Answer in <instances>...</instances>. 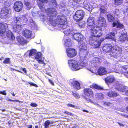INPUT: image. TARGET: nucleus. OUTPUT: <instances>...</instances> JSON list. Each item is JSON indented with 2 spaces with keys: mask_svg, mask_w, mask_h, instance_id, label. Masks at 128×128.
Segmentation results:
<instances>
[{
  "mask_svg": "<svg viewBox=\"0 0 128 128\" xmlns=\"http://www.w3.org/2000/svg\"><path fill=\"white\" fill-rule=\"evenodd\" d=\"M112 45L110 44H104L102 47V51L104 53H109L112 51Z\"/></svg>",
  "mask_w": 128,
  "mask_h": 128,
  "instance_id": "13",
  "label": "nucleus"
},
{
  "mask_svg": "<svg viewBox=\"0 0 128 128\" xmlns=\"http://www.w3.org/2000/svg\"><path fill=\"white\" fill-rule=\"evenodd\" d=\"M125 93L126 95L128 96V90L125 91Z\"/></svg>",
  "mask_w": 128,
  "mask_h": 128,
  "instance_id": "64",
  "label": "nucleus"
},
{
  "mask_svg": "<svg viewBox=\"0 0 128 128\" xmlns=\"http://www.w3.org/2000/svg\"><path fill=\"white\" fill-rule=\"evenodd\" d=\"M107 95L110 98L116 97L119 95V94L117 92L114 91L110 90L107 93Z\"/></svg>",
  "mask_w": 128,
  "mask_h": 128,
  "instance_id": "23",
  "label": "nucleus"
},
{
  "mask_svg": "<svg viewBox=\"0 0 128 128\" xmlns=\"http://www.w3.org/2000/svg\"><path fill=\"white\" fill-rule=\"evenodd\" d=\"M118 24V22H113L112 24V26L113 27H114L116 26H117V24Z\"/></svg>",
  "mask_w": 128,
  "mask_h": 128,
  "instance_id": "56",
  "label": "nucleus"
},
{
  "mask_svg": "<svg viewBox=\"0 0 128 128\" xmlns=\"http://www.w3.org/2000/svg\"><path fill=\"white\" fill-rule=\"evenodd\" d=\"M84 14V12L82 10H78L74 15L73 18L76 22H78L83 18Z\"/></svg>",
  "mask_w": 128,
  "mask_h": 128,
  "instance_id": "7",
  "label": "nucleus"
},
{
  "mask_svg": "<svg viewBox=\"0 0 128 128\" xmlns=\"http://www.w3.org/2000/svg\"><path fill=\"white\" fill-rule=\"evenodd\" d=\"M114 4L116 6L120 5L123 2V0H114Z\"/></svg>",
  "mask_w": 128,
  "mask_h": 128,
  "instance_id": "34",
  "label": "nucleus"
},
{
  "mask_svg": "<svg viewBox=\"0 0 128 128\" xmlns=\"http://www.w3.org/2000/svg\"><path fill=\"white\" fill-rule=\"evenodd\" d=\"M84 8L85 9L88 11L90 10L91 8V6L90 4H84Z\"/></svg>",
  "mask_w": 128,
  "mask_h": 128,
  "instance_id": "35",
  "label": "nucleus"
},
{
  "mask_svg": "<svg viewBox=\"0 0 128 128\" xmlns=\"http://www.w3.org/2000/svg\"><path fill=\"white\" fill-rule=\"evenodd\" d=\"M64 113L66 114L67 115H70V116H72L73 115V114L72 113H71L70 112H68L67 111H65L64 112Z\"/></svg>",
  "mask_w": 128,
  "mask_h": 128,
  "instance_id": "50",
  "label": "nucleus"
},
{
  "mask_svg": "<svg viewBox=\"0 0 128 128\" xmlns=\"http://www.w3.org/2000/svg\"><path fill=\"white\" fill-rule=\"evenodd\" d=\"M122 116L123 117L126 118H128V115L127 114H122Z\"/></svg>",
  "mask_w": 128,
  "mask_h": 128,
  "instance_id": "58",
  "label": "nucleus"
},
{
  "mask_svg": "<svg viewBox=\"0 0 128 128\" xmlns=\"http://www.w3.org/2000/svg\"><path fill=\"white\" fill-rule=\"evenodd\" d=\"M116 34L114 32H109L106 35L105 39H111L114 40L115 39Z\"/></svg>",
  "mask_w": 128,
  "mask_h": 128,
  "instance_id": "20",
  "label": "nucleus"
},
{
  "mask_svg": "<svg viewBox=\"0 0 128 128\" xmlns=\"http://www.w3.org/2000/svg\"><path fill=\"white\" fill-rule=\"evenodd\" d=\"M70 30L68 29V28L66 30H64V33L66 36L70 34Z\"/></svg>",
  "mask_w": 128,
  "mask_h": 128,
  "instance_id": "42",
  "label": "nucleus"
},
{
  "mask_svg": "<svg viewBox=\"0 0 128 128\" xmlns=\"http://www.w3.org/2000/svg\"><path fill=\"white\" fill-rule=\"evenodd\" d=\"M83 91L85 96L89 98L94 97V94L92 89L89 88H85L83 89Z\"/></svg>",
  "mask_w": 128,
  "mask_h": 128,
  "instance_id": "11",
  "label": "nucleus"
},
{
  "mask_svg": "<svg viewBox=\"0 0 128 128\" xmlns=\"http://www.w3.org/2000/svg\"><path fill=\"white\" fill-rule=\"evenodd\" d=\"M68 63L71 66V69L73 71H76L80 69L77 62L73 59H70L68 60Z\"/></svg>",
  "mask_w": 128,
  "mask_h": 128,
  "instance_id": "4",
  "label": "nucleus"
},
{
  "mask_svg": "<svg viewBox=\"0 0 128 128\" xmlns=\"http://www.w3.org/2000/svg\"><path fill=\"white\" fill-rule=\"evenodd\" d=\"M15 102H18L19 103H23V102L17 100H16Z\"/></svg>",
  "mask_w": 128,
  "mask_h": 128,
  "instance_id": "60",
  "label": "nucleus"
},
{
  "mask_svg": "<svg viewBox=\"0 0 128 128\" xmlns=\"http://www.w3.org/2000/svg\"><path fill=\"white\" fill-rule=\"evenodd\" d=\"M72 86L77 90L80 88V84L78 81L73 80L71 82Z\"/></svg>",
  "mask_w": 128,
  "mask_h": 128,
  "instance_id": "17",
  "label": "nucleus"
},
{
  "mask_svg": "<svg viewBox=\"0 0 128 128\" xmlns=\"http://www.w3.org/2000/svg\"><path fill=\"white\" fill-rule=\"evenodd\" d=\"M22 34L23 36L28 38H31L32 35V32L27 30H24Z\"/></svg>",
  "mask_w": 128,
  "mask_h": 128,
  "instance_id": "19",
  "label": "nucleus"
},
{
  "mask_svg": "<svg viewBox=\"0 0 128 128\" xmlns=\"http://www.w3.org/2000/svg\"><path fill=\"white\" fill-rule=\"evenodd\" d=\"M48 81L52 85H54V83L53 81L50 79H48Z\"/></svg>",
  "mask_w": 128,
  "mask_h": 128,
  "instance_id": "57",
  "label": "nucleus"
},
{
  "mask_svg": "<svg viewBox=\"0 0 128 128\" xmlns=\"http://www.w3.org/2000/svg\"><path fill=\"white\" fill-rule=\"evenodd\" d=\"M36 50L35 49H32L28 51L29 52L28 56L29 57L33 58L35 54H36Z\"/></svg>",
  "mask_w": 128,
  "mask_h": 128,
  "instance_id": "26",
  "label": "nucleus"
},
{
  "mask_svg": "<svg viewBox=\"0 0 128 128\" xmlns=\"http://www.w3.org/2000/svg\"><path fill=\"white\" fill-rule=\"evenodd\" d=\"M89 87L92 89L97 90H102L104 89L103 87L95 84H92Z\"/></svg>",
  "mask_w": 128,
  "mask_h": 128,
  "instance_id": "25",
  "label": "nucleus"
},
{
  "mask_svg": "<svg viewBox=\"0 0 128 128\" xmlns=\"http://www.w3.org/2000/svg\"><path fill=\"white\" fill-rule=\"evenodd\" d=\"M9 6L7 7L5 6L2 9L0 14L4 18H6L8 16L9 14Z\"/></svg>",
  "mask_w": 128,
  "mask_h": 128,
  "instance_id": "12",
  "label": "nucleus"
},
{
  "mask_svg": "<svg viewBox=\"0 0 128 128\" xmlns=\"http://www.w3.org/2000/svg\"><path fill=\"white\" fill-rule=\"evenodd\" d=\"M84 99L88 102H92V100L91 99L89 98H88L86 96L84 97Z\"/></svg>",
  "mask_w": 128,
  "mask_h": 128,
  "instance_id": "52",
  "label": "nucleus"
},
{
  "mask_svg": "<svg viewBox=\"0 0 128 128\" xmlns=\"http://www.w3.org/2000/svg\"><path fill=\"white\" fill-rule=\"evenodd\" d=\"M34 68L35 69H36L38 68L37 66L35 64H34Z\"/></svg>",
  "mask_w": 128,
  "mask_h": 128,
  "instance_id": "63",
  "label": "nucleus"
},
{
  "mask_svg": "<svg viewBox=\"0 0 128 128\" xmlns=\"http://www.w3.org/2000/svg\"><path fill=\"white\" fill-rule=\"evenodd\" d=\"M30 105L32 107H36L38 105L37 104L34 102L31 103Z\"/></svg>",
  "mask_w": 128,
  "mask_h": 128,
  "instance_id": "48",
  "label": "nucleus"
},
{
  "mask_svg": "<svg viewBox=\"0 0 128 128\" xmlns=\"http://www.w3.org/2000/svg\"><path fill=\"white\" fill-rule=\"evenodd\" d=\"M107 19L109 22H112L114 20V18L113 16L111 14H108L107 16Z\"/></svg>",
  "mask_w": 128,
  "mask_h": 128,
  "instance_id": "33",
  "label": "nucleus"
},
{
  "mask_svg": "<svg viewBox=\"0 0 128 128\" xmlns=\"http://www.w3.org/2000/svg\"><path fill=\"white\" fill-rule=\"evenodd\" d=\"M0 94L4 95H6V93L5 90H4L3 91H0Z\"/></svg>",
  "mask_w": 128,
  "mask_h": 128,
  "instance_id": "53",
  "label": "nucleus"
},
{
  "mask_svg": "<svg viewBox=\"0 0 128 128\" xmlns=\"http://www.w3.org/2000/svg\"><path fill=\"white\" fill-rule=\"evenodd\" d=\"M97 72L98 75L101 76L106 74L107 72L106 68L102 66L100 67L98 70Z\"/></svg>",
  "mask_w": 128,
  "mask_h": 128,
  "instance_id": "21",
  "label": "nucleus"
},
{
  "mask_svg": "<svg viewBox=\"0 0 128 128\" xmlns=\"http://www.w3.org/2000/svg\"><path fill=\"white\" fill-rule=\"evenodd\" d=\"M20 69L22 70L25 74H26L27 73V71L25 68H23L22 67H20Z\"/></svg>",
  "mask_w": 128,
  "mask_h": 128,
  "instance_id": "47",
  "label": "nucleus"
},
{
  "mask_svg": "<svg viewBox=\"0 0 128 128\" xmlns=\"http://www.w3.org/2000/svg\"><path fill=\"white\" fill-rule=\"evenodd\" d=\"M46 12L49 17L50 22L52 24L54 22H55L53 19L56 17L58 14L56 10L54 8H48L47 9Z\"/></svg>",
  "mask_w": 128,
  "mask_h": 128,
  "instance_id": "3",
  "label": "nucleus"
},
{
  "mask_svg": "<svg viewBox=\"0 0 128 128\" xmlns=\"http://www.w3.org/2000/svg\"><path fill=\"white\" fill-rule=\"evenodd\" d=\"M115 88L117 90L121 92H124L126 90L125 87L120 84L117 86Z\"/></svg>",
  "mask_w": 128,
  "mask_h": 128,
  "instance_id": "29",
  "label": "nucleus"
},
{
  "mask_svg": "<svg viewBox=\"0 0 128 128\" xmlns=\"http://www.w3.org/2000/svg\"><path fill=\"white\" fill-rule=\"evenodd\" d=\"M66 45L67 46H70L71 45L70 40L69 39H67L66 40L65 42Z\"/></svg>",
  "mask_w": 128,
  "mask_h": 128,
  "instance_id": "39",
  "label": "nucleus"
},
{
  "mask_svg": "<svg viewBox=\"0 0 128 128\" xmlns=\"http://www.w3.org/2000/svg\"><path fill=\"white\" fill-rule=\"evenodd\" d=\"M90 31L92 35L89 38V44L92 46H94L96 48H99L100 45V42L94 38H99L102 36V29L100 27L96 26L90 29Z\"/></svg>",
  "mask_w": 128,
  "mask_h": 128,
  "instance_id": "1",
  "label": "nucleus"
},
{
  "mask_svg": "<svg viewBox=\"0 0 128 128\" xmlns=\"http://www.w3.org/2000/svg\"><path fill=\"white\" fill-rule=\"evenodd\" d=\"M8 101H12L13 102H15V100H12L10 99H8Z\"/></svg>",
  "mask_w": 128,
  "mask_h": 128,
  "instance_id": "61",
  "label": "nucleus"
},
{
  "mask_svg": "<svg viewBox=\"0 0 128 128\" xmlns=\"http://www.w3.org/2000/svg\"><path fill=\"white\" fill-rule=\"evenodd\" d=\"M79 50L80 51H84L87 50V47L84 43L81 44L79 46Z\"/></svg>",
  "mask_w": 128,
  "mask_h": 128,
  "instance_id": "30",
  "label": "nucleus"
},
{
  "mask_svg": "<svg viewBox=\"0 0 128 128\" xmlns=\"http://www.w3.org/2000/svg\"><path fill=\"white\" fill-rule=\"evenodd\" d=\"M118 124L120 126H124V124H122V123H121L120 122H118Z\"/></svg>",
  "mask_w": 128,
  "mask_h": 128,
  "instance_id": "59",
  "label": "nucleus"
},
{
  "mask_svg": "<svg viewBox=\"0 0 128 128\" xmlns=\"http://www.w3.org/2000/svg\"><path fill=\"white\" fill-rule=\"evenodd\" d=\"M118 72L120 73L124 74L126 73L128 74V65L123 66L120 67L118 70Z\"/></svg>",
  "mask_w": 128,
  "mask_h": 128,
  "instance_id": "16",
  "label": "nucleus"
},
{
  "mask_svg": "<svg viewBox=\"0 0 128 128\" xmlns=\"http://www.w3.org/2000/svg\"><path fill=\"white\" fill-rule=\"evenodd\" d=\"M115 80V78L112 77L108 76L105 79V80L107 84L112 83Z\"/></svg>",
  "mask_w": 128,
  "mask_h": 128,
  "instance_id": "28",
  "label": "nucleus"
},
{
  "mask_svg": "<svg viewBox=\"0 0 128 128\" xmlns=\"http://www.w3.org/2000/svg\"><path fill=\"white\" fill-rule=\"evenodd\" d=\"M123 13L126 16H128V6L124 10Z\"/></svg>",
  "mask_w": 128,
  "mask_h": 128,
  "instance_id": "41",
  "label": "nucleus"
},
{
  "mask_svg": "<svg viewBox=\"0 0 128 128\" xmlns=\"http://www.w3.org/2000/svg\"><path fill=\"white\" fill-rule=\"evenodd\" d=\"M104 105L106 106H109L110 104H111V103L109 102H105L104 103Z\"/></svg>",
  "mask_w": 128,
  "mask_h": 128,
  "instance_id": "55",
  "label": "nucleus"
},
{
  "mask_svg": "<svg viewBox=\"0 0 128 128\" xmlns=\"http://www.w3.org/2000/svg\"><path fill=\"white\" fill-rule=\"evenodd\" d=\"M128 36L126 34H122L118 38V40L121 42H124L127 40Z\"/></svg>",
  "mask_w": 128,
  "mask_h": 128,
  "instance_id": "22",
  "label": "nucleus"
},
{
  "mask_svg": "<svg viewBox=\"0 0 128 128\" xmlns=\"http://www.w3.org/2000/svg\"><path fill=\"white\" fill-rule=\"evenodd\" d=\"M66 51L67 56L69 58H73L77 54L75 49L71 48H67Z\"/></svg>",
  "mask_w": 128,
  "mask_h": 128,
  "instance_id": "9",
  "label": "nucleus"
},
{
  "mask_svg": "<svg viewBox=\"0 0 128 128\" xmlns=\"http://www.w3.org/2000/svg\"><path fill=\"white\" fill-rule=\"evenodd\" d=\"M36 54L34 55V57H33L34 59L37 60L40 59L42 57V54L40 52H36Z\"/></svg>",
  "mask_w": 128,
  "mask_h": 128,
  "instance_id": "31",
  "label": "nucleus"
},
{
  "mask_svg": "<svg viewBox=\"0 0 128 128\" xmlns=\"http://www.w3.org/2000/svg\"><path fill=\"white\" fill-rule=\"evenodd\" d=\"M67 106L68 107H71L72 108L75 107V106L74 105L70 103H69L67 104Z\"/></svg>",
  "mask_w": 128,
  "mask_h": 128,
  "instance_id": "49",
  "label": "nucleus"
},
{
  "mask_svg": "<svg viewBox=\"0 0 128 128\" xmlns=\"http://www.w3.org/2000/svg\"><path fill=\"white\" fill-rule=\"evenodd\" d=\"M38 6L39 8L42 10V11H43L44 10L43 8V5L42 4L39 3L38 4Z\"/></svg>",
  "mask_w": 128,
  "mask_h": 128,
  "instance_id": "45",
  "label": "nucleus"
},
{
  "mask_svg": "<svg viewBox=\"0 0 128 128\" xmlns=\"http://www.w3.org/2000/svg\"><path fill=\"white\" fill-rule=\"evenodd\" d=\"M85 59V58L84 56H81L80 57V59L79 60L80 62L79 66H80V69L86 66V63L84 62V61Z\"/></svg>",
  "mask_w": 128,
  "mask_h": 128,
  "instance_id": "24",
  "label": "nucleus"
},
{
  "mask_svg": "<svg viewBox=\"0 0 128 128\" xmlns=\"http://www.w3.org/2000/svg\"><path fill=\"white\" fill-rule=\"evenodd\" d=\"M28 83L30 85L34 86L35 87H38V86L36 84L31 82H28Z\"/></svg>",
  "mask_w": 128,
  "mask_h": 128,
  "instance_id": "46",
  "label": "nucleus"
},
{
  "mask_svg": "<svg viewBox=\"0 0 128 128\" xmlns=\"http://www.w3.org/2000/svg\"><path fill=\"white\" fill-rule=\"evenodd\" d=\"M52 4L55 6H56L57 5V4L56 1L55 0H53L52 2Z\"/></svg>",
  "mask_w": 128,
  "mask_h": 128,
  "instance_id": "54",
  "label": "nucleus"
},
{
  "mask_svg": "<svg viewBox=\"0 0 128 128\" xmlns=\"http://www.w3.org/2000/svg\"><path fill=\"white\" fill-rule=\"evenodd\" d=\"M56 20L58 22L60 25H63L62 28L65 29L67 26L65 24L66 23L67 19L65 16L62 15H60L58 16L56 18Z\"/></svg>",
  "mask_w": 128,
  "mask_h": 128,
  "instance_id": "6",
  "label": "nucleus"
},
{
  "mask_svg": "<svg viewBox=\"0 0 128 128\" xmlns=\"http://www.w3.org/2000/svg\"><path fill=\"white\" fill-rule=\"evenodd\" d=\"M72 94L73 96L77 98L78 99L80 98V96L79 94L77 92L74 93L73 91L72 92Z\"/></svg>",
  "mask_w": 128,
  "mask_h": 128,
  "instance_id": "43",
  "label": "nucleus"
},
{
  "mask_svg": "<svg viewBox=\"0 0 128 128\" xmlns=\"http://www.w3.org/2000/svg\"><path fill=\"white\" fill-rule=\"evenodd\" d=\"M88 28H91V29L95 26H94L95 24L94 20L93 17H89L88 19L87 22Z\"/></svg>",
  "mask_w": 128,
  "mask_h": 128,
  "instance_id": "14",
  "label": "nucleus"
},
{
  "mask_svg": "<svg viewBox=\"0 0 128 128\" xmlns=\"http://www.w3.org/2000/svg\"><path fill=\"white\" fill-rule=\"evenodd\" d=\"M10 59L9 58H5L3 62V63L4 64H8L10 63Z\"/></svg>",
  "mask_w": 128,
  "mask_h": 128,
  "instance_id": "40",
  "label": "nucleus"
},
{
  "mask_svg": "<svg viewBox=\"0 0 128 128\" xmlns=\"http://www.w3.org/2000/svg\"><path fill=\"white\" fill-rule=\"evenodd\" d=\"M23 7V4L20 1H16L14 4V8L16 12H20L22 10Z\"/></svg>",
  "mask_w": 128,
  "mask_h": 128,
  "instance_id": "10",
  "label": "nucleus"
},
{
  "mask_svg": "<svg viewBox=\"0 0 128 128\" xmlns=\"http://www.w3.org/2000/svg\"><path fill=\"white\" fill-rule=\"evenodd\" d=\"M37 60L38 61V63L40 64H43L44 63V61L43 60H40V59H38Z\"/></svg>",
  "mask_w": 128,
  "mask_h": 128,
  "instance_id": "51",
  "label": "nucleus"
},
{
  "mask_svg": "<svg viewBox=\"0 0 128 128\" xmlns=\"http://www.w3.org/2000/svg\"><path fill=\"white\" fill-rule=\"evenodd\" d=\"M6 36L10 40H13L15 38L13 34L9 30L6 32Z\"/></svg>",
  "mask_w": 128,
  "mask_h": 128,
  "instance_id": "27",
  "label": "nucleus"
},
{
  "mask_svg": "<svg viewBox=\"0 0 128 128\" xmlns=\"http://www.w3.org/2000/svg\"><path fill=\"white\" fill-rule=\"evenodd\" d=\"M24 3L28 10L30 9L32 7L30 4L28 0H24Z\"/></svg>",
  "mask_w": 128,
  "mask_h": 128,
  "instance_id": "32",
  "label": "nucleus"
},
{
  "mask_svg": "<svg viewBox=\"0 0 128 128\" xmlns=\"http://www.w3.org/2000/svg\"><path fill=\"white\" fill-rule=\"evenodd\" d=\"M13 70H15L16 71H17L18 72H20V73H22V72L20 70H18L14 69Z\"/></svg>",
  "mask_w": 128,
  "mask_h": 128,
  "instance_id": "62",
  "label": "nucleus"
},
{
  "mask_svg": "<svg viewBox=\"0 0 128 128\" xmlns=\"http://www.w3.org/2000/svg\"><path fill=\"white\" fill-rule=\"evenodd\" d=\"M73 37L74 39L78 42L82 40L83 39L82 36L79 33H75L73 34Z\"/></svg>",
  "mask_w": 128,
  "mask_h": 128,
  "instance_id": "18",
  "label": "nucleus"
},
{
  "mask_svg": "<svg viewBox=\"0 0 128 128\" xmlns=\"http://www.w3.org/2000/svg\"><path fill=\"white\" fill-rule=\"evenodd\" d=\"M50 124V121L49 120L46 121L44 124V128H48Z\"/></svg>",
  "mask_w": 128,
  "mask_h": 128,
  "instance_id": "38",
  "label": "nucleus"
},
{
  "mask_svg": "<svg viewBox=\"0 0 128 128\" xmlns=\"http://www.w3.org/2000/svg\"><path fill=\"white\" fill-rule=\"evenodd\" d=\"M8 24L4 22L0 23V34L2 36H4L6 30L8 29Z\"/></svg>",
  "mask_w": 128,
  "mask_h": 128,
  "instance_id": "8",
  "label": "nucleus"
},
{
  "mask_svg": "<svg viewBox=\"0 0 128 128\" xmlns=\"http://www.w3.org/2000/svg\"><path fill=\"white\" fill-rule=\"evenodd\" d=\"M98 24L100 26L106 27V20L104 18L100 16L98 20Z\"/></svg>",
  "mask_w": 128,
  "mask_h": 128,
  "instance_id": "15",
  "label": "nucleus"
},
{
  "mask_svg": "<svg viewBox=\"0 0 128 128\" xmlns=\"http://www.w3.org/2000/svg\"><path fill=\"white\" fill-rule=\"evenodd\" d=\"M99 10L100 11V15H103V14H104L105 12V10L104 9L100 8H99Z\"/></svg>",
  "mask_w": 128,
  "mask_h": 128,
  "instance_id": "44",
  "label": "nucleus"
},
{
  "mask_svg": "<svg viewBox=\"0 0 128 128\" xmlns=\"http://www.w3.org/2000/svg\"><path fill=\"white\" fill-rule=\"evenodd\" d=\"M113 14L115 16H118L120 13L119 10L116 9L113 12Z\"/></svg>",
  "mask_w": 128,
  "mask_h": 128,
  "instance_id": "37",
  "label": "nucleus"
},
{
  "mask_svg": "<svg viewBox=\"0 0 128 128\" xmlns=\"http://www.w3.org/2000/svg\"><path fill=\"white\" fill-rule=\"evenodd\" d=\"M28 20L27 18L25 16L19 17L14 18L12 23L14 25L13 28L15 32H19L22 30L20 26L24 24Z\"/></svg>",
  "mask_w": 128,
  "mask_h": 128,
  "instance_id": "2",
  "label": "nucleus"
},
{
  "mask_svg": "<svg viewBox=\"0 0 128 128\" xmlns=\"http://www.w3.org/2000/svg\"><path fill=\"white\" fill-rule=\"evenodd\" d=\"M121 49L118 46H112V48L110 54L114 57L119 56L121 54Z\"/></svg>",
  "mask_w": 128,
  "mask_h": 128,
  "instance_id": "5",
  "label": "nucleus"
},
{
  "mask_svg": "<svg viewBox=\"0 0 128 128\" xmlns=\"http://www.w3.org/2000/svg\"><path fill=\"white\" fill-rule=\"evenodd\" d=\"M124 25L122 24H121L120 22H118V24L116 28H119V29H121L124 28Z\"/></svg>",
  "mask_w": 128,
  "mask_h": 128,
  "instance_id": "36",
  "label": "nucleus"
}]
</instances>
